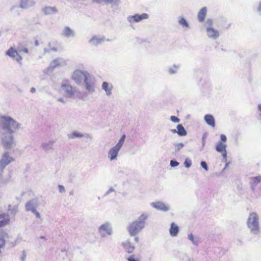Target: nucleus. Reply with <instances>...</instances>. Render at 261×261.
<instances>
[{
	"mask_svg": "<svg viewBox=\"0 0 261 261\" xmlns=\"http://www.w3.org/2000/svg\"><path fill=\"white\" fill-rule=\"evenodd\" d=\"M5 244V240L0 236V248L4 247Z\"/></svg>",
	"mask_w": 261,
	"mask_h": 261,
	"instance_id": "obj_41",
	"label": "nucleus"
},
{
	"mask_svg": "<svg viewBox=\"0 0 261 261\" xmlns=\"http://www.w3.org/2000/svg\"><path fill=\"white\" fill-rule=\"evenodd\" d=\"M1 135V142L3 147L7 149H11L15 146L14 138L12 134H7L2 133L0 132Z\"/></svg>",
	"mask_w": 261,
	"mask_h": 261,
	"instance_id": "obj_7",
	"label": "nucleus"
},
{
	"mask_svg": "<svg viewBox=\"0 0 261 261\" xmlns=\"http://www.w3.org/2000/svg\"><path fill=\"white\" fill-rule=\"evenodd\" d=\"M220 153H221L222 154V156L224 158V159H226V156H227V151H226V149L224 151H223L222 152H220Z\"/></svg>",
	"mask_w": 261,
	"mask_h": 261,
	"instance_id": "obj_48",
	"label": "nucleus"
},
{
	"mask_svg": "<svg viewBox=\"0 0 261 261\" xmlns=\"http://www.w3.org/2000/svg\"><path fill=\"white\" fill-rule=\"evenodd\" d=\"M61 88L65 93L67 97L70 98L77 96L76 90L73 89L70 85L67 84H62Z\"/></svg>",
	"mask_w": 261,
	"mask_h": 261,
	"instance_id": "obj_15",
	"label": "nucleus"
},
{
	"mask_svg": "<svg viewBox=\"0 0 261 261\" xmlns=\"http://www.w3.org/2000/svg\"><path fill=\"white\" fill-rule=\"evenodd\" d=\"M6 55L16 61L19 65L22 64V58L14 48L11 47L6 51Z\"/></svg>",
	"mask_w": 261,
	"mask_h": 261,
	"instance_id": "obj_12",
	"label": "nucleus"
},
{
	"mask_svg": "<svg viewBox=\"0 0 261 261\" xmlns=\"http://www.w3.org/2000/svg\"><path fill=\"white\" fill-rule=\"evenodd\" d=\"M17 207L15 206V210H16Z\"/></svg>",
	"mask_w": 261,
	"mask_h": 261,
	"instance_id": "obj_61",
	"label": "nucleus"
},
{
	"mask_svg": "<svg viewBox=\"0 0 261 261\" xmlns=\"http://www.w3.org/2000/svg\"><path fill=\"white\" fill-rule=\"evenodd\" d=\"M179 232V227L175 223L173 222L171 224L169 229V233L171 236L174 237L177 236Z\"/></svg>",
	"mask_w": 261,
	"mask_h": 261,
	"instance_id": "obj_23",
	"label": "nucleus"
},
{
	"mask_svg": "<svg viewBox=\"0 0 261 261\" xmlns=\"http://www.w3.org/2000/svg\"><path fill=\"white\" fill-rule=\"evenodd\" d=\"M127 260L128 261H137L135 259L133 256H130L128 257V258H127Z\"/></svg>",
	"mask_w": 261,
	"mask_h": 261,
	"instance_id": "obj_50",
	"label": "nucleus"
},
{
	"mask_svg": "<svg viewBox=\"0 0 261 261\" xmlns=\"http://www.w3.org/2000/svg\"><path fill=\"white\" fill-rule=\"evenodd\" d=\"M207 13V8L205 7L202 8L198 13V19L199 22H202L205 19Z\"/></svg>",
	"mask_w": 261,
	"mask_h": 261,
	"instance_id": "obj_24",
	"label": "nucleus"
},
{
	"mask_svg": "<svg viewBox=\"0 0 261 261\" xmlns=\"http://www.w3.org/2000/svg\"><path fill=\"white\" fill-rule=\"evenodd\" d=\"M259 116H260V117H261V113L260 114Z\"/></svg>",
	"mask_w": 261,
	"mask_h": 261,
	"instance_id": "obj_62",
	"label": "nucleus"
},
{
	"mask_svg": "<svg viewBox=\"0 0 261 261\" xmlns=\"http://www.w3.org/2000/svg\"><path fill=\"white\" fill-rule=\"evenodd\" d=\"M27 253L25 250H23L21 252V253L20 255V261H25L27 258Z\"/></svg>",
	"mask_w": 261,
	"mask_h": 261,
	"instance_id": "obj_37",
	"label": "nucleus"
},
{
	"mask_svg": "<svg viewBox=\"0 0 261 261\" xmlns=\"http://www.w3.org/2000/svg\"><path fill=\"white\" fill-rule=\"evenodd\" d=\"M64 64H65V61L62 58L56 59L50 62L48 67L44 69L43 73L45 74H49L56 67L63 66Z\"/></svg>",
	"mask_w": 261,
	"mask_h": 261,
	"instance_id": "obj_9",
	"label": "nucleus"
},
{
	"mask_svg": "<svg viewBox=\"0 0 261 261\" xmlns=\"http://www.w3.org/2000/svg\"><path fill=\"white\" fill-rule=\"evenodd\" d=\"M54 143L55 141L50 140L47 142L43 143L41 147L45 151H48L53 148Z\"/></svg>",
	"mask_w": 261,
	"mask_h": 261,
	"instance_id": "obj_25",
	"label": "nucleus"
},
{
	"mask_svg": "<svg viewBox=\"0 0 261 261\" xmlns=\"http://www.w3.org/2000/svg\"><path fill=\"white\" fill-rule=\"evenodd\" d=\"M18 51L20 52H21V51L24 52L25 54H28L29 53L28 49L27 48H24L22 49H18Z\"/></svg>",
	"mask_w": 261,
	"mask_h": 261,
	"instance_id": "obj_49",
	"label": "nucleus"
},
{
	"mask_svg": "<svg viewBox=\"0 0 261 261\" xmlns=\"http://www.w3.org/2000/svg\"><path fill=\"white\" fill-rule=\"evenodd\" d=\"M30 92H31L32 93L36 92V89L34 87L31 88L30 89Z\"/></svg>",
	"mask_w": 261,
	"mask_h": 261,
	"instance_id": "obj_53",
	"label": "nucleus"
},
{
	"mask_svg": "<svg viewBox=\"0 0 261 261\" xmlns=\"http://www.w3.org/2000/svg\"><path fill=\"white\" fill-rule=\"evenodd\" d=\"M67 136L69 139H73L75 138L82 137V134L78 132H73L72 133L69 134Z\"/></svg>",
	"mask_w": 261,
	"mask_h": 261,
	"instance_id": "obj_33",
	"label": "nucleus"
},
{
	"mask_svg": "<svg viewBox=\"0 0 261 261\" xmlns=\"http://www.w3.org/2000/svg\"><path fill=\"white\" fill-rule=\"evenodd\" d=\"M204 120L206 123L210 126L214 127L215 126V122L214 117L210 114L206 115L204 116Z\"/></svg>",
	"mask_w": 261,
	"mask_h": 261,
	"instance_id": "obj_26",
	"label": "nucleus"
},
{
	"mask_svg": "<svg viewBox=\"0 0 261 261\" xmlns=\"http://www.w3.org/2000/svg\"><path fill=\"white\" fill-rule=\"evenodd\" d=\"M45 15H51L57 13L58 10L55 7H46L43 9Z\"/></svg>",
	"mask_w": 261,
	"mask_h": 261,
	"instance_id": "obj_27",
	"label": "nucleus"
},
{
	"mask_svg": "<svg viewBox=\"0 0 261 261\" xmlns=\"http://www.w3.org/2000/svg\"><path fill=\"white\" fill-rule=\"evenodd\" d=\"M125 139L126 136L123 135L117 144L109 149L107 153V158L110 161L112 162L117 160L119 152L124 143Z\"/></svg>",
	"mask_w": 261,
	"mask_h": 261,
	"instance_id": "obj_4",
	"label": "nucleus"
},
{
	"mask_svg": "<svg viewBox=\"0 0 261 261\" xmlns=\"http://www.w3.org/2000/svg\"><path fill=\"white\" fill-rule=\"evenodd\" d=\"M122 246L124 250L128 253L133 252L135 247L132 245L129 240H126L122 243Z\"/></svg>",
	"mask_w": 261,
	"mask_h": 261,
	"instance_id": "obj_21",
	"label": "nucleus"
},
{
	"mask_svg": "<svg viewBox=\"0 0 261 261\" xmlns=\"http://www.w3.org/2000/svg\"><path fill=\"white\" fill-rule=\"evenodd\" d=\"M59 191L60 193H63L65 192V189L64 187L62 185H59L58 187Z\"/></svg>",
	"mask_w": 261,
	"mask_h": 261,
	"instance_id": "obj_44",
	"label": "nucleus"
},
{
	"mask_svg": "<svg viewBox=\"0 0 261 261\" xmlns=\"http://www.w3.org/2000/svg\"><path fill=\"white\" fill-rule=\"evenodd\" d=\"M226 144L222 142H218L216 145V149L218 152H222L226 149Z\"/></svg>",
	"mask_w": 261,
	"mask_h": 261,
	"instance_id": "obj_30",
	"label": "nucleus"
},
{
	"mask_svg": "<svg viewBox=\"0 0 261 261\" xmlns=\"http://www.w3.org/2000/svg\"><path fill=\"white\" fill-rule=\"evenodd\" d=\"M39 206V203L37 200L35 199H32L28 201L25 204V210L27 212L33 213Z\"/></svg>",
	"mask_w": 261,
	"mask_h": 261,
	"instance_id": "obj_16",
	"label": "nucleus"
},
{
	"mask_svg": "<svg viewBox=\"0 0 261 261\" xmlns=\"http://www.w3.org/2000/svg\"><path fill=\"white\" fill-rule=\"evenodd\" d=\"M149 217L147 213H142L136 220L130 223L127 227V230L130 237L139 234L145 227L146 221Z\"/></svg>",
	"mask_w": 261,
	"mask_h": 261,
	"instance_id": "obj_2",
	"label": "nucleus"
},
{
	"mask_svg": "<svg viewBox=\"0 0 261 261\" xmlns=\"http://www.w3.org/2000/svg\"><path fill=\"white\" fill-rule=\"evenodd\" d=\"M40 238L41 239H45V237L44 236H41L40 237Z\"/></svg>",
	"mask_w": 261,
	"mask_h": 261,
	"instance_id": "obj_60",
	"label": "nucleus"
},
{
	"mask_svg": "<svg viewBox=\"0 0 261 261\" xmlns=\"http://www.w3.org/2000/svg\"><path fill=\"white\" fill-rule=\"evenodd\" d=\"M257 9L258 12H261V1L259 3Z\"/></svg>",
	"mask_w": 261,
	"mask_h": 261,
	"instance_id": "obj_52",
	"label": "nucleus"
},
{
	"mask_svg": "<svg viewBox=\"0 0 261 261\" xmlns=\"http://www.w3.org/2000/svg\"><path fill=\"white\" fill-rule=\"evenodd\" d=\"M50 50H53L54 51H56L57 50V48L55 47H51L49 49Z\"/></svg>",
	"mask_w": 261,
	"mask_h": 261,
	"instance_id": "obj_58",
	"label": "nucleus"
},
{
	"mask_svg": "<svg viewBox=\"0 0 261 261\" xmlns=\"http://www.w3.org/2000/svg\"><path fill=\"white\" fill-rule=\"evenodd\" d=\"M202 147H203L205 145V139H204V137H202Z\"/></svg>",
	"mask_w": 261,
	"mask_h": 261,
	"instance_id": "obj_54",
	"label": "nucleus"
},
{
	"mask_svg": "<svg viewBox=\"0 0 261 261\" xmlns=\"http://www.w3.org/2000/svg\"><path fill=\"white\" fill-rule=\"evenodd\" d=\"M174 146L175 151L178 152L184 147V144L182 143H176L174 144Z\"/></svg>",
	"mask_w": 261,
	"mask_h": 261,
	"instance_id": "obj_34",
	"label": "nucleus"
},
{
	"mask_svg": "<svg viewBox=\"0 0 261 261\" xmlns=\"http://www.w3.org/2000/svg\"><path fill=\"white\" fill-rule=\"evenodd\" d=\"M170 165L172 167H175L179 165V163L177 161L171 160L170 161Z\"/></svg>",
	"mask_w": 261,
	"mask_h": 261,
	"instance_id": "obj_39",
	"label": "nucleus"
},
{
	"mask_svg": "<svg viewBox=\"0 0 261 261\" xmlns=\"http://www.w3.org/2000/svg\"><path fill=\"white\" fill-rule=\"evenodd\" d=\"M188 239L195 246H198L199 244V240L198 237H195L192 233H188Z\"/></svg>",
	"mask_w": 261,
	"mask_h": 261,
	"instance_id": "obj_29",
	"label": "nucleus"
},
{
	"mask_svg": "<svg viewBox=\"0 0 261 261\" xmlns=\"http://www.w3.org/2000/svg\"><path fill=\"white\" fill-rule=\"evenodd\" d=\"M21 124L9 116H0V132L13 134L21 128Z\"/></svg>",
	"mask_w": 261,
	"mask_h": 261,
	"instance_id": "obj_1",
	"label": "nucleus"
},
{
	"mask_svg": "<svg viewBox=\"0 0 261 261\" xmlns=\"http://www.w3.org/2000/svg\"><path fill=\"white\" fill-rule=\"evenodd\" d=\"M170 120L174 123H178L179 122V119L174 116H171Z\"/></svg>",
	"mask_w": 261,
	"mask_h": 261,
	"instance_id": "obj_40",
	"label": "nucleus"
},
{
	"mask_svg": "<svg viewBox=\"0 0 261 261\" xmlns=\"http://www.w3.org/2000/svg\"><path fill=\"white\" fill-rule=\"evenodd\" d=\"M201 167L204 168L206 171L208 170V166L205 162L202 161L200 163Z\"/></svg>",
	"mask_w": 261,
	"mask_h": 261,
	"instance_id": "obj_43",
	"label": "nucleus"
},
{
	"mask_svg": "<svg viewBox=\"0 0 261 261\" xmlns=\"http://www.w3.org/2000/svg\"><path fill=\"white\" fill-rule=\"evenodd\" d=\"M91 139L92 136L90 135L87 134H83V140L85 141L88 143L91 141Z\"/></svg>",
	"mask_w": 261,
	"mask_h": 261,
	"instance_id": "obj_36",
	"label": "nucleus"
},
{
	"mask_svg": "<svg viewBox=\"0 0 261 261\" xmlns=\"http://www.w3.org/2000/svg\"><path fill=\"white\" fill-rule=\"evenodd\" d=\"M13 161L14 159L9 155L8 152H5L3 154L0 160V171L3 174L5 167Z\"/></svg>",
	"mask_w": 261,
	"mask_h": 261,
	"instance_id": "obj_11",
	"label": "nucleus"
},
{
	"mask_svg": "<svg viewBox=\"0 0 261 261\" xmlns=\"http://www.w3.org/2000/svg\"><path fill=\"white\" fill-rule=\"evenodd\" d=\"M246 224L251 233L257 235L259 233V216L256 212L249 213Z\"/></svg>",
	"mask_w": 261,
	"mask_h": 261,
	"instance_id": "obj_3",
	"label": "nucleus"
},
{
	"mask_svg": "<svg viewBox=\"0 0 261 261\" xmlns=\"http://www.w3.org/2000/svg\"><path fill=\"white\" fill-rule=\"evenodd\" d=\"M171 132H172V133H174V134L177 133V129H172Z\"/></svg>",
	"mask_w": 261,
	"mask_h": 261,
	"instance_id": "obj_59",
	"label": "nucleus"
},
{
	"mask_svg": "<svg viewBox=\"0 0 261 261\" xmlns=\"http://www.w3.org/2000/svg\"><path fill=\"white\" fill-rule=\"evenodd\" d=\"M32 213L34 214L36 216V217L37 218L41 219V215H40V213L37 211V210Z\"/></svg>",
	"mask_w": 261,
	"mask_h": 261,
	"instance_id": "obj_46",
	"label": "nucleus"
},
{
	"mask_svg": "<svg viewBox=\"0 0 261 261\" xmlns=\"http://www.w3.org/2000/svg\"><path fill=\"white\" fill-rule=\"evenodd\" d=\"M98 231L101 238L112 236L113 233L112 225L110 222H106L98 227Z\"/></svg>",
	"mask_w": 261,
	"mask_h": 261,
	"instance_id": "obj_8",
	"label": "nucleus"
},
{
	"mask_svg": "<svg viewBox=\"0 0 261 261\" xmlns=\"http://www.w3.org/2000/svg\"><path fill=\"white\" fill-rule=\"evenodd\" d=\"M184 165L186 167L190 168L192 165V161L188 158L186 159L185 161Z\"/></svg>",
	"mask_w": 261,
	"mask_h": 261,
	"instance_id": "obj_38",
	"label": "nucleus"
},
{
	"mask_svg": "<svg viewBox=\"0 0 261 261\" xmlns=\"http://www.w3.org/2000/svg\"><path fill=\"white\" fill-rule=\"evenodd\" d=\"M35 5L34 0H21L19 7L23 9H28Z\"/></svg>",
	"mask_w": 261,
	"mask_h": 261,
	"instance_id": "obj_19",
	"label": "nucleus"
},
{
	"mask_svg": "<svg viewBox=\"0 0 261 261\" xmlns=\"http://www.w3.org/2000/svg\"><path fill=\"white\" fill-rule=\"evenodd\" d=\"M213 21L211 19H207L204 23V26L206 28V35L207 37L212 39H217L219 36V32L218 31L214 28L212 25Z\"/></svg>",
	"mask_w": 261,
	"mask_h": 261,
	"instance_id": "obj_6",
	"label": "nucleus"
},
{
	"mask_svg": "<svg viewBox=\"0 0 261 261\" xmlns=\"http://www.w3.org/2000/svg\"><path fill=\"white\" fill-rule=\"evenodd\" d=\"M10 221V217L8 214L2 213L0 214V227L7 225Z\"/></svg>",
	"mask_w": 261,
	"mask_h": 261,
	"instance_id": "obj_22",
	"label": "nucleus"
},
{
	"mask_svg": "<svg viewBox=\"0 0 261 261\" xmlns=\"http://www.w3.org/2000/svg\"><path fill=\"white\" fill-rule=\"evenodd\" d=\"M39 45V42L37 40H35V45L36 46H38Z\"/></svg>",
	"mask_w": 261,
	"mask_h": 261,
	"instance_id": "obj_57",
	"label": "nucleus"
},
{
	"mask_svg": "<svg viewBox=\"0 0 261 261\" xmlns=\"http://www.w3.org/2000/svg\"><path fill=\"white\" fill-rule=\"evenodd\" d=\"M75 32L68 26L63 28L61 32V37L66 39L73 38L75 37Z\"/></svg>",
	"mask_w": 261,
	"mask_h": 261,
	"instance_id": "obj_14",
	"label": "nucleus"
},
{
	"mask_svg": "<svg viewBox=\"0 0 261 261\" xmlns=\"http://www.w3.org/2000/svg\"><path fill=\"white\" fill-rule=\"evenodd\" d=\"M178 24L185 30L189 28L190 25L187 20L182 17H180L178 18Z\"/></svg>",
	"mask_w": 261,
	"mask_h": 261,
	"instance_id": "obj_28",
	"label": "nucleus"
},
{
	"mask_svg": "<svg viewBox=\"0 0 261 261\" xmlns=\"http://www.w3.org/2000/svg\"><path fill=\"white\" fill-rule=\"evenodd\" d=\"M221 141L223 143H225L227 141V138L225 135L222 134L220 135Z\"/></svg>",
	"mask_w": 261,
	"mask_h": 261,
	"instance_id": "obj_42",
	"label": "nucleus"
},
{
	"mask_svg": "<svg viewBox=\"0 0 261 261\" xmlns=\"http://www.w3.org/2000/svg\"><path fill=\"white\" fill-rule=\"evenodd\" d=\"M115 190L113 188L111 187L105 193V196H106L108 194H109L110 193L114 192Z\"/></svg>",
	"mask_w": 261,
	"mask_h": 261,
	"instance_id": "obj_45",
	"label": "nucleus"
},
{
	"mask_svg": "<svg viewBox=\"0 0 261 261\" xmlns=\"http://www.w3.org/2000/svg\"><path fill=\"white\" fill-rule=\"evenodd\" d=\"M149 17L147 13H142L141 14H136L134 15H129L127 17V20L130 23H138L143 20L147 19Z\"/></svg>",
	"mask_w": 261,
	"mask_h": 261,
	"instance_id": "obj_10",
	"label": "nucleus"
},
{
	"mask_svg": "<svg viewBox=\"0 0 261 261\" xmlns=\"http://www.w3.org/2000/svg\"><path fill=\"white\" fill-rule=\"evenodd\" d=\"M135 239H134L135 241L136 242L138 243V242H139V238L138 237H136V236H135Z\"/></svg>",
	"mask_w": 261,
	"mask_h": 261,
	"instance_id": "obj_55",
	"label": "nucleus"
},
{
	"mask_svg": "<svg viewBox=\"0 0 261 261\" xmlns=\"http://www.w3.org/2000/svg\"><path fill=\"white\" fill-rule=\"evenodd\" d=\"M257 109L261 112V103L257 105Z\"/></svg>",
	"mask_w": 261,
	"mask_h": 261,
	"instance_id": "obj_56",
	"label": "nucleus"
},
{
	"mask_svg": "<svg viewBox=\"0 0 261 261\" xmlns=\"http://www.w3.org/2000/svg\"><path fill=\"white\" fill-rule=\"evenodd\" d=\"M101 89L105 91L107 96H110L112 94L113 86L111 83L103 82L101 84Z\"/></svg>",
	"mask_w": 261,
	"mask_h": 261,
	"instance_id": "obj_17",
	"label": "nucleus"
},
{
	"mask_svg": "<svg viewBox=\"0 0 261 261\" xmlns=\"http://www.w3.org/2000/svg\"><path fill=\"white\" fill-rule=\"evenodd\" d=\"M57 101L63 103H65L66 102V100H65L62 97L58 98L57 99Z\"/></svg>",
	"mask_w": 261,
	"mask_h": 261,
	"instance_id": "obj_47",
	"label": "nucleus"
},
{
	"mask_svg": "<svg viewBox=\"0 0 261 261\" xmlns=\"http://www.w3.org/2000/svg\"><path fill=\"white\" fill-rule=\"evenodd\" d=\"M150 205L158 211L168 212L171 207L169 204H166L163 201H156L150 203Z\"/></svg>",
	"mask_w": 261,
	"mask_h": 261,
	"instance_id": "obj_13",
	"label": "nucleus"
},
{
	"mask_svg": "<svg viewBox=\"0 0 261 261\" xmlns=\"http://www.w3.org/2000/svg\"><path fill=\"white\" fill-rule=\"evenodd\" d=\"M105 41V38L103 36H95L89 41L91 45L97 46Z\"/></svg>",
	"mask_w": 261,
	"mask_h": 261,
	"instance_id": "obj_18",
	"label": "nucleus"
},
{
	"mask_svg": "<svg viewBox=\"0 0 261 261\" xmlns=\"http://www.w3.org/2000/svg\"><path fill=\"white\" fill-rule=\"evenodd\" d=\"M261 181V176H257L251 178V182L253 185H256Z\"/></svg>",
	"mask_w": 261,
	"mask_h": 261,
	"instance_id": "obj_35",
	"label": "nucleus"
},
{
	"mask_svg": "<svg viewBox=\"0 0 261 261\" xmlns=\"http://www.w3.org/2000/svg\"><path fill=\"white\" fill-rule=\"evenodd\" d=\"M83 80L85 87L88 93H92L95 91L94 77L87 71H83Z\"/></svg>",
	"mask_w": 261,
	"mask_h": 261,
	"instance_id": "obj_5",
	"label": "nucleus"
},
{
	"mask_svg": "<svg viewBox=\"0 0 261 261\" xmlns=\"http://www.w3.org/2000/svg\"><path fill=\"white\" fill-rule=\"evenodd\" d=\"M72 80L75 84L80 85L82 83V71L79 69L75 70L72 75Z\"/></svg>",
	"mask_w": 261,
	"mask_h": 261,
	"instance_id": "obj_20",
	"label": "nucleus"
},
{
	"mask_svg": "<svg viewBox=\"0 0 261 261\" xmlns=\"http://www.w3.org/2000/svg\"><path fill=\"white\" fill-rule=\"evenodd\" d=\"M180 67V65L178 64H174L172 66H171L168 69V73L170 75H173L177 73L178 70Z\"/></svg>",
	"mask_w": 261,
	"mask_h": 261,
	"instance_id": "obj_31",
	"label": "nucleus"
},
{
	"mask_svg": "<svg viewBox=\"0 0 261 261\" xmlns=\"http://www.w3.org/2000/svg\"><path fill=\"white\" fill-rule=\"evenodd\" d=\"M3 174L2 173V172L0 171V184L3 182Z\"/></svg>",
	"mask_w": 261,
	"mask_h": 261,
	"instance_id": "obj_51",
	"label": "nucleus"
},
{
	"mask_svg": "<svg viewBox=\"0 0 261 261\" xmlns=\"http://www.w3.org/2000/svg\"><path fill=\"white\" fill-rule=\"evenodd\" d=\"M177 133L180 136H185L187 135V131L181 124H178L177 127Z\"/></svg>",
	"mask_w": 261,
	"mask_h": 261,
	"instance_id": "obj_32",
	"label": "nucleus"
}]
</instances>
